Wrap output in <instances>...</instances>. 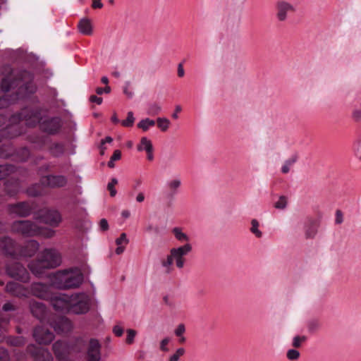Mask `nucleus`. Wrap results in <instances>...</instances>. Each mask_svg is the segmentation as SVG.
<instances>
[{
  "label": "nucleus",
  "mask_w": 361,
  "mask_h": 361,
  "mask_svg": "<svg viewBox=\"0 0 361 361\" xmlns=\"http://www.w3.org/2000/svg\"><path fill=\"white\" fill-rule=\"evenodd\" d=\"M32 207L27 202H20L14 204H8L6 206L8 214L20 217H26L31 214Z\"/></svg>",
  "instance_id": "10"
},
{
  "label": "nucleus",
  "mask_w": 361,
  "mask_h": 361,
  "mask_svg": "<svg viewBox=\"0 0 361 361\" xmlns=\"http://www.w3.org/2000/svg\"><path fill=\"white\" fill-rule=\"evenodd\" d=\"M35 120L39 122L40 129L49 134L56 133L61 128V119L58 117L44 118L40 121L35 118Z\"/></svg>",
  "instance_id": "12"
},
{
  "label": "nucleus",
  "mask_w": 361,
  "mask_h": 361,
  "mask_svg": "<svg viewBox=\"0 0 361 361\" xmlns=\"http://www.w3.org/2000/svg\"><path fill=\"white\" fill-rule=\"evenodd\" d=\"M145 200V195L143 192H139L136 197L137 202H142Z\"/></svg>",
  "instance_id": "64"
},
{
  "label": "nucleus",
  "mask_w": 361,
  "mask_h": 361,
  "mask_svg": "<svg viewBox=\"0 0 361 361\" xmlns=\"http://www.w3.org/2000/svg\"><path fill=\"white\" fill-rule=\"evenodd\" d=\"M28 76L29 80L24 82L23 84L21 80L13 81L10 80L9 78H6L2 80L1 86V89L4 92H8L12 88H14L15 86L20 85L18 90L17 91V98L19 99L20 97H23L27 94H32L36 91V86L30 80V75L27 73H23V77L25 78Z\"/></svg>",
  "instance_id": "5"
},
{
  "label": "nucleus",
  "mask_w": 361,
  "mask_h": 361,
  "mask_svg": "<svg viewBox=\"0 0 361 361\" xmlns=\"http://www.w3.org/2000/svg\"><path fill=\"white\" fill-rule=\"evenodd\" d=\"M297 161V156H293L285 161V164L281 168V171L283 173H287L290 171V167L293 166Z\"/></svg>",
  "instance_id": "35"
},
{
  "label": "nucleus",
  "mask_w": 361,
  "mask_h": 361,
  "mask_svg": "<svg viewBox=\"0 0 361 361\" xmlns=\"http://www.w3.org/2000/svg\"><path fill=\"white\" fill-rule=\"evenodd\" d=\"M27 352L32 355L35 361H53L51 353L43 348L37 347L35 345H29L27 348Z\"/></svg>",
  "instance_id": "15"
},
{
  "label": "nucleus",
  "mask_w": 361,
  "mask_h": 361,
  "mask_svg": "<svg viewBox=\"0 0 361 361\" xmlns=\"http://www.w3.org/2000/svg\"><path fill=\"white\" fill-rule=\"evenodd\" d=\"M116 243L117 245H121L122 244L126 245L128 243V239L127 238L126 234L125 233H122L120 237L116 240Z\"/></svg>",
  "instance_id": "47"
},
{
  "label": "nucleus",
  "mask_w": 361,
  "mask_h": 361,
  "mask_svg": "<svg viewBox=\"0 0 361 361\" xmlns=\"http://www.w3.org/2000/svg\"><path fill=\"white\" fill-rule=\"evenodd\" d=\"M92 7L93 8H102L103 4L101 0H92Z\"/></svg>",
  "instance_id": "61"
},
{
  "label": "nucleus",
  "mask_w": 361,
  "mask_h": 361,
  "mask_svg": "<svg viewBox=\"0 0 361 361\" xmlns=\"http://www.w3.org/2000/svg\"><path fill=\"white\" fill-rule=\"evenodd\" d=\"M185 331V326L183 324H179L175 330V334L177 336H182Z\"/></svg>",
  "instance_id": "52"
},
{
  "label": "nucleus",
  "mask_w": 361,
  "mask_h": 361,
  "mask_svg": "<svg viewBox=\"0 0 361 361\" xmlns=\"http://www.w3.org/2000/svg\"><path fill=\"white\" fill-rule=\"evenodd\" d=\"M83 281V275L77 268L64 269L56 272L52 279V283L59 289L75 288Z\"/></svg>",
  "instance_id": "1"
},
{
  "label": "nucleus",
  "mask_w": 361,
  "mask_h": 361,
  "mask_svg": "<svg viewBox=\"0 0 361 361\" xmlns=\"http://www.w3.org/2000/svg\"><path fill=\"white\" fill-rule=\"evenodd\" d=\"M169 341H170V338H164L161 341V343H160V349H161V350H162L164 352L169 351V348H167V345L169 343Z\"/></svg>",
  "instance_id": "50"
},
{
  "label": "nucleus",
  "mask_w": 361,
  "mask_h": 361,
  "mask_svg": "<svg viewBox=\"0 0 361 361\" xmlns=\"http://www.w3.org/2000/svg\"><path fill=\"white\" fill-rule=\"evenodd\" d=\"M41 222L51 226H58L61 221V216L59 212L55 210H42L40 212Z\"/></svg>",
  "instance_id": "17"
},
{
  "label": "nucleus",
  "mask_w": 361,
  "mask_h": 361,
  "mask_svg": "<svg viewBox=\"0 0 361 361\" xmlns=\"http://www.w3.org/2000/svg\"><path fill=\"white\" fill-rule=\"evenodd\" d=\"M28 292L33 296L43 300H48L51 295L50 286L42 283H32Z\"/></svg>",
  "instance_id": "13"
},
{
  "label": "nucleus",
  "mask_w": 361,
  "mask_h": 361,
  "mask_svg": "<svg viewBox=\"0 0 361 361\" xmlns=\"http://www.w3.org/2000/svg\"><path fill=\"white\" fill-rule=\"evenodd\" d=\"M259 224L257 219H252L251 221V228L250 231L257 237L261 238L262 236V233L259 230Z\"/></svg>",
  "instance_id": "34"
},
{
  "label": "nucleus",
  "mask_w": 361,
  "mask_h": 361,
  "mask_svg": "<svg viewBox=\"0 0 361 361\" xmlns=\"http://www.w3.org/2000/svg\"><path fill=\"white\" fill-rule=\"evenodd\" d=\"M80 32L85 35H91L92 34V25L89 18H82L78 25Z\"/></svg>",
  "instance_id": "25"
},
{
  "label": "nucleus",
  "mask_w": 361,
  "mask_h": 361,
  "mask_svg": "<svg viewBox=\"0 0 361 361\" xmlns=\"http://www.w3.org/2000/svg\"><path fill=\"white\" fill-rule=\"evenodd\" d=\"M161 111V106L157 103H153L149 105L147 114L151 116H156L159 114Z\"/></svg>",
  "instance_id": "37"
},
{
  "label": "nucleus",
  "mask_w": 361,
  "mask_h": 361,
  "mask_svg": "<svg viewBox=\"0 0 361 361\" xmlns=\"http://www.w3.org/2000/svg\"><path fill=\"white\" fill-rule=\"evenodd\" d=\"M16 310L17 306L11 302H7L2 306V310L4 312H13Z\"/></svg>",
  "instance_id": "46"
},
{
  "label": "nucleus",
  "mask_w": 361,
  "mask_h": 361,
  "mask_svg": "<svg viewBox=\"0 0 361 361\" xmlns=\"http://www.w3.org/2000/svg\"><path fill=\"white\" fill-rule=\"evenodd\" d=\"M184 74H185V71H184L183 65H182V63H179L178 66V75L180 78H182L184 76Z\"/></svg>",
  "instance_id": "63"
},
{
  "label": "nucleus",
  "mask_w": 361,
  "mask_h": 361,
  "mask_svg": "<svg viewBox=\"0 0 361 361\" xmlns=\"http://www.w3.org/2000/svg\"><path fill=\"white\" fill-rule=\"evenodd\" d=\"M353 118L355 121L361 120V109H355L353 112Z\"/></svg>",
  "instance_id": "58"
},
{
  "label": "nucleus",
  "mask_w": 361,
  "mask_h": 361,
  "mask_svg": "<svg viewBox=\"0 0 361 361\" xmlns=\"http://www.w3.org/2000/svg\"><path fill=\"white\" fill-rule=\"evenodd\" d=\"M8 96H4L0 99V108L6 107L8 105Z\"/></svg>",
  "instance_id": "62"
},
{
  "label": "nucleus",
  "mask_w": 361,
  "mask_h": 361,
  "mask_svg": "<svg viewBox=\"0 0 361 361\" xmlns=\"http://www.w3.org/2000/svg\"><path fill=\"white\" fill-rule=\"evenodd\" d=\"M275 17L278 22H286L289 16L294 14L296 11L295 6L286 0H278L275 5Z\"/></svg>",
  "instance_id": "7"
},
{
  "label": "nucleus",
  "mask_w": 361,
  "mask_h": 361,
  "mask_svg": "<svg viewBox=\"0 0 361 361\" xmlns=\"http://www.w3.org/2000/svg\"><path fill=\"white\" fill-rule=\"evenodd\" d=\"M287 198L285 196H281L279 200L275 203L274 207L277 209H283L286 207Z\"/></svg>",
  "instance_id": "44"
},
{
  "label": "nucleus",
  "mask_w": 361,
  "mask_h": 361,
  "mask_svg": "<svg viewBox=\"0 0 361 361\" xmlns=\"http://www.w3.org/2000/svg\"><path fill=\"white\" fill-rule=\"evenodd\" d=\"M41 183L51 188L63 187L67 183V178L64 176H47L42 178Z\"/></svg>",
  "instance_id": "19"
},
{
  "label": "nucleus",
  "mask_w": 361,
  "mask_h": 361,
  "mask_svg": "<svg viewBox=\"0 0 361 361\" xmlns=\"http://www.w3.org/2000/svg\"><path fill=\"white\" fill-rule=\"evenodd\" d=\"M99 227L102 231H107L109 228V224L107 221L105 219H102L99 222Z\"/></svg>",
  "instance_id": "54"
},
{
  "label": "nucleus",
  "mask_w": 361,
  "mask_h": 361,
  "mask_svg": "<svg viewBox=\"0 0 361 361\" xmlns=\"http://www.w3.org/2000/svg\"><path fill=\"white\" fill-rule=\"evenodd\" d=\"M0 250L6 256L12 258L20 257V247L9 237L5 236L0 238Z\"/></svg>",
  "instance_id": "9"
},
{
  "label": "nucleus",
  "mask_w": 361,
  "mask_h": 361,
  "mask_svg": "<svg viewBox=\"0 0 361 361\" xmlns=\"http://www.w3.org/2000/svg\"><path fill=\"white\" fill-rule=\"evenodd\" d=\"M192 250V247L190 243H185L180 247L171 248L166 258L161 260V266L164 269L165 273L170 274L173 271V262L177 268L183 269L185 263V256L190 253Z\"/></svg>",
  "instance_id": "3"
},
{
  "label": "nucleus",
  "mask_w": 361,
  "mask_h": 361,
  "mask_svg": "<svg viewBox=\"0 0 361 361\" xmlns=\"http://www.w3.org/2000/svg\"><path fill=\"white\" fill-rule=\"evenodd\" d=\"M53 351L59 361H66L70 352V346L64 341H58L53 344Z\"/></svg>",
  "instance_id": "21"
},
{
  "label": "nucleus",
  "mask_w": 361,
  "mask_h": 361,
  "mask_svg": "<svg viewBox=\"0 0 361 361\" xmlns=\"http://www.w3.org/2000/svg\"><path fill=\"white\" fill-rule=\"evenodd\" d=\"M70 312L76 314L88 312L90 305V297L85 293L71 295Z\"/></svg>",
  "instance_id": "6"
},
{
  "label": "nucleus",
  "mask_w": 361,
  "mask_h": 361,
  "mask_svg": "<svg viewBox=\"0 0 361 361\" xmlns=\"http://www.w3.org/2000/svg\"><path fill=\"white\" fill-rule=\"evenodd\" d=\"M8 344L13 346H21L25 344V341L23 337H9L7 338Z\"/></svg>",
  "instance_id": "33"
},
{
  "label": "nucleus",
  "mask_w": 361,
  "mask_h": 361,
  "mask_svg": "<svg viewBox=\"0 0 361 361\" xmlns=\"http://www.w3.org/2000/svg\"><path fill=\"white\" fill-rule=\"evenodd\" d=\"M135 121V118L133 116V113L132 111H129L128 113V116L126 120L122 121L121 124L124 127H131L133 126Z\"/></svg>",
  "instance_id": "39"
},
{
  "label": "nucleus",
  "mask_w": 361,
  "mask_h": 361,
  "mask_svg": "<svg viewBox=\"0 0 361 361\" xmlns=\"http://www.w3.org/2000/svg\"><path fill=\"white\" fill-rule=\"evenodd\" d=\"M181 185V180L179 178H174L167 182L166 186L172 195L177 192Z\"/></svg>",
  "instance_id": "28"
},
{
  "label": "nucleus",
  "mask_w": 361,
  "mask_h": 361,
  "mask_svg": "<svg viewBox=\"0 0 361 361\" xmlns=\"http://www.w3.org/2000/svg\"><path fill=\"white\" fill-rule=\"evenodd\" d=\"M90 101L93 103H97V104H101L102 103V98L99 97L96 95H92L90 97Z\"/></svg>",
  "instance_id": "59"
},
{
  "label": "nucleus",
  "mask_w": 361,
  "mask_h": 361,
  "mask_svg": "<svg viewBox=\"0 0 361 361\" xmlns=\"http://www.w3.org/2000/svg\"><path fill=\"white\" fill-rule=\"evenodd\" d=\"M121 157V152L120 150L116 149L114 152L112 156L111 157V159L114 161H118Z\"/></svg>",
  "instance_id": "60"
},
{
  "label": "nucleus",
  "mask_w": 361,
  "mask_h": 361,
  "mask_svg": "<svg viewBox=\"0 0 361 361\" xmlns=\"http://www.w3.org/2000/svg\"><path fill=\"white\" fill-rule=\"evenodd\" d=\"M39 249V243L35 240H29L23 247H20V257H32Z\"/></svg>",
  "instance_id": "23"
},
{
  "label": "nucleus",
  "mask_w": 361,
  "mask_h": 361,
  "mask_svg": "<svg viewBox=\"0 0 361 361\" xmlns=\"http://www.w3.org/2000/svg\"><path fill=\"white\" fill-rule=\"evenodd\" d=\"M185 349L180 348L176 350V352L171 355L169 359V361H178L180 357L185 354Z\"/></svg>",
  "instance_id": "40"
},
{
  "label": "nucleus",
  "mask_w": 361,
  "mask_h": 361,
  "mask_svg": "<svg viewBox=\"0 0 361 361\" xmlns=\"http://www.w3.org/2000/svg\"><path fill=\"white\" fill-rule=\"evenodd\" d=\"M158 128L163 132H165L169 128L170 121L166 118H158L157 119Z\"/></svg>",
  "instance_id": "31"
},
{
  "label": "nucleus",
  "mask_w": 361,
  "mask_h": 361,
  "mask_svg": "<svg viewBox=\"0 0 361 361\" xmlns=\"http://www.w3.org/2000/svg\"><path fill=\"white\" fill-rule=\"evenodd\" d=\"M4 186L6 193L10 197L17 195L20 190V183L16 179L7 180L4 183Z\"/></svg>",
  "instance_id": "24"
},
{
  "label": "nucleus",
  "mask_w": 361,
  "mask_h": 361,
  "mask_svg": "<svg viewBox=\"0 0 361 361\" xmlns=\"http://www.w3.org/2000/svg\"><path fill=\"white\" fill-rule=\"evenodd\" d=\"M300 352L295 349H290L286 353V357L289 360L295 361L300 357Z\"/></svg>",
  "instance_id": "38"
},
{
  "label": "nucleus",
  "mask_w": 361,
  "mask_h": 361,
  "mask_svg": "<svg viewBox=\"0 0 361 361\" xmlns=\"http://www.w3.org/2000/svg\"><path fill=\"white\" fill-rule=\"evenodd\" d=\"M307 340V337L305 336H296L293 339L292 345L294 348H300L302 345V343Z\"/></svg>",
  "instance_id": "42"
},
{
  "label": "nucleus",
  "mask_w": 361,
  "mask_h": 361,
  "mask_svg": "<svg viewBox=\"0 0 361 361\" xmlns=\"http://www.w3.org/2000/svg\"><path fill=\"white\" fill-rule=\"evenodd\" d=\"M51 326L58 334L67 333L72 329L71 322L66 317H59L53 322Z\"/></svg>",
  "instance_id": "20"
},
{
  "label": "nucleus",
  "mask_w": 361,
  "mask_h": 361,
  "mask_svg": "<svg viewBox=\"0 0 361 361\" xmlns=\"http://www.w3.org/2000/svg\"><path fill=\"white\" fill-rule=\"evenodd\" d=\"M19 159L22 161H25L30 156V152L27 148H23L20 150Z\"/></svg>",
  "instance_id": "49"
},
{
  "label": "nucleus",
  "mask_w": 361,
  "mask_h": 361,
  "mask_svg": "<svg viewBox=\"0 0 361 361\" xmlns=\"http://www.w3.org/2000/svg\"><path fill=\"white\" fill-rule=\"evenodd\" d=\"M136 331L133 329H128L127 330V338H126V343L132 344L134 341V338L136 336Z\"/></svg>",
  "instance_id": "45"
},
{
  "label": "nucleus",
  "mask_w": 361,
  "mask_h": 361,
  "mask_svg": "<svg viewBox=\"0 0 361 361\" xmlns=\"http://www.w3.org/2000/svg\"><path fill=\"white\" fill-rule=\"evenodd\" d=\"M111 91V88L109 86H106L105 87H97L96 89V92L97 94H102L104 92L105 93H109Z\"/></svg>",
  "instance_id": "55"
},
{
  "label": "nucleus",
  "mask_w": 361,
  "mask_h": 361,
  "mask_svg": "<svg viewBox=\"0 0 361 361\" xmlns=\"http://www.w3.org/2000/svg\"><path fill=\"white\" fill-rule=\"evenodd\" d=\"M51 305L53 307L62 312H69L71 310V295L59 294L54 296L51 295Z\"/></svg>",
  "instance_id": "11"
},
{
  "label": "nucleus",
  "mask_w": 361,
  "mask_h": 361,
  "mask_svg": "<svg viewBox=\"0 0 361 361\" xmlns=\"http://www.w3.org/2000/svg\"><path fill=\"white\" fill-rule=\"evenodd\" d=\"M118 183V180L116 178H113L107 185V189L110 192V195L111 197H114L116 195V190L115 189V185Z\"/></svg>",
  "instance_id": "41"
},
{
  "label": "nucleus",
  "mask_w": 361,
  "mask_h": 361,
  "mask_svg": "<svg viewBox=\"0 0 361 361\" xmlns=\"http://www.w3.org/2000/svg\"><path fill=\"white\" fill-rule=\"evenodd\" d=\"M172 233L174 235L176 239L178 240L180 243L186 242V243H188V242L190 240L189 236L183 232L182 228L180 227H175L172 230Z\"/></svg>",
  "instance_id": "26"
},
{
  "label": "nucleus",
  "mask_w": 361,
  "mask_h": 361,
  "mask_svg": "<svg viewBox=\"0 0 361 361\" xmlns=\"http://www.w3.org/2000/svg\"><path fill=\"white\" fill-rule=\"evenodd\" d=\"M319 324L316 320H312L308 323V330L310 332H314L319 329Z\"/></svg>",
  "instance_id": "48"
},
{
  "label": "nucleus",
  "mask_w": 361,
  "mask_h": 361,
  "mask_svg": "<svg viewBox=\"0 0 361 361\" xmlns=\"http://www.w3.org/2000/svg\"><path fill=\"white\" fill-rule=\"evenodd\" d=\"M11 228L13 232L26 236H34L42 234L46 238H49L53 237L55 234V231L51 229L43 232L35 224L30 221H16L13 223Z\"/></svg>",
  "instance_id": "4"
},
{
  "label": "nucleus",
  "mask_w": 361,
  "mask_h": 361,
  "mask_svg": "<svg viewBox=\"0 0 361 361\" xmlns=\"http://www.w3.org/2000/svg\"><path fill=\"white\" fill-rule=\"evenodd\" d=\"M5 292L17 298H26L29 294L27 288L14 281H9L6 284Z\"/></svg>",
  "instance_id": "18"
},
{
  "label": "nucleus",
  "mask_w": 361,
  "mask_h": 361,
  "mask_svg": "<svg viewBox=\"0 0 361 361\" xmlns=\"http://www.w3.org/2000/svg\"><path fill=\"white\" fill-rule=\"evenodd\" d=\"M15 168L12 165H1L0 166V180L4 178L8 175L13 173Z\"/></svg>",
  "instance_id": "30"
},
{
  "label": "nucleus",
  "mask_w": 361,
  "mask_h": 361,
  "mask_svg": "<svg viewBox=\"0 0 361 361\" xmlns=\"http://www.w3.org/2000/svg\"><path fill=\"white\" fill-rule=\"evenodd\" d=\"M5 271L9 277L23 283H27L30 279L28 271L23 265L18 262L6 264Z\"/></svg>",
  "instance_id": "8"
},
{
  "label": "nucleus",
  "mask_w": 361,
  "mask_h": 361,
  "mask_svg": "<svg viewBox=\"0 0 361 361\" xmlns=\"http://www.w3.org/2000/svg\"><path fill=\"white\" fill-rule=\"evenodd\" d=\"M30 309L32 315L40 321L44 319L47 313V308L44 304L32 300L30 302Z\"/></svg>",
  "instance_id": "22"
},
{
  "label": "nucleus",
  "mask_w": 361,
  "mask_h": 361,
  "mask_svg": "<svg viewBox=\"0 0 361 361\" xmlns=\"http://www.w3.org/2000/svg\"><path fill=\"white\" fill-rule=\"evenodd\" d=\"M101 345L97 339L92 338L89 341L86 352V361H100Z\"/></svg>",
  "instance_id": "16"
},
{
  "label": "nucleus",
  "mask_w": 361,
  "mask_h": 361,
  "mask_svg": "<svg viewBox=\"0 0 361 361\" xmlns=\"http://www.w3.org/2000/svg\"><path fill=\"white\" fill-rule=\"evenodd\" d=\"M27 192L30 196L37 197L42 194V188L39 185L36 184L30 187L27 189Z\"/></svg>",
  "instance_id": "36"
},
{
  "label": "nucleus",
  "mask_w": 361,
  "mask_h": 361,
  "mask_svg": "<svg viewBox=\"0 0 361 361\" xmlns=\"http://www.w3.org/2000/svg\"><path fill=\"white\" fill-rule=\"evenodd\" d=\"M153 148L152 143L151 140H149L146 137H142L140 140V144L137 146V149L138 151H145L147 152L148 150Z\"/></svg>",
  "instance_id": "27"
},
{
  "label": "nucleus",
  "mask_w": 361,
  "mask_h": 361,
  "mask_svg": "<svg viewBox=\"0 0 361 361\" xmlns=\"http://www.w3.org/2000/svg\"><path fill=\"white\" fill-rule=\"evenodd\" d=\"M155 125V122L153 120L149 118L142 119L137 123V127L142 129L144 131H147L149 128L152 127Z\"/></svg>",
  "instance_id": "32"
},
{
  "label": "nucleus",
  "mask_w": 361,
  "mask_h": 361,
  "mask_svg": "<svg viewBox=\"0 0 361 361\" xmlns=\"http://www.w3.org/2000/svg\"><path fill=\"white\" fill-rule=\"evenodd\" d=\"M8 323V320L0 321V342L3 341L6 338V325Z\"/></svg>",
  "instance_id": "43"
},
{
  "label": "nucleus",
  "mask_w": 361,
  "mask_h": 361,
  "mask_svg": "<svg viewBox=\"0 0 361 361\" xmlns=\"http://www.w3.org/2000/svg\"><path fill=\"white\" fill-rule=\"evenodd\" d=\"M33 337L39 344L48 345L54 338V335L44 326H37L33 331Z\"/></svg>",
  "instance_id": "14"
},
{
  "label": "nucleus",
  "mask_w": 361,
  "mask_h": 361,
  "mask_svg": "<svg viewBox=\"0 0 361 361\" xmlns=\"http://www.w3.org/2000/svg\"><path fill=\"white\" fill-rule=\"evenodd\" d=\"M8 351L3 348H0V361H8Z\"/></svg>",
  "instance_id": "51"
},
{
  "label": "nucleus",
  "mask_w": 361,
  "mask_h": 361,
  "mask_svg": "<svg viewBox=\"0 0 361 361\" xmlns=\"http://www.w3.org/2000/svg\"><path fill=\"white\" fill-rule=\"evenodd\" d=\"M317 224L313 221H310L309 226L306 228L305 235L307 238H311L314 237L317 233Z\"/></svg>",
  "instance_id": "29"
},
{
  "label": "nucleus",
  "mask_w": 361,
  "mask_h": 361,
  "mask_svg": "<svg viewBox=\"0 0 361 361\" xmlns=\"http://www.w3.org/2000/svg\"><path fill=\"white\" fill-rule=\"evenodd\" d=\"M336 223L338 224H340L343 222V214L341 211L337 210L336 212Z\"/></svg>",
  "instance_id": "57"
},
{
  "label": "nucleus",
  "mask_w": 361,
  "mask_h": 361,
  "mask_svg": "<svg viewBox=\"0 0 361 361\" xmlns=\"http://www.w3.org/2000/svg\"><path fill=\"white\" fill-rule=\"evenodd\" d=\"M61 262V256L56 250L47 249L39 259L32 262L28 267L33 274L40 277L44 269L55 268L60 265Z\"/></svg>",
  "instance_id": "2"
},
{
  "label": "nucleus",
  "mask_w": 361,
  "mask_h": 361,
  "mask_svg": "<svg viewBox=\"0 0 361 361\" xmlns=\"http://www.w3.org/2000/svg\"><path fill=\"white\" fill-rule=\"evenodd\" d=\"M129 86H130V82H127L126 86L123 89V92L128 97L131 98L133 96V92L129 90Z\"/></svg>",
  "instance_id": "56"
},
{
  "label": "nucleus",
  "mask_w": 361,
  "mask_h": 361,
  "mask_svg": "<svg viewBox=\"0 0 361 361\" xmlns=\"http://www.w3.org/2000/svg\"><path fill=\"white\" fill-rule=\"evenodd\" d=\"M113 332L116 336L120 337L123 335V329L121 326L116 325L114 327Z\"/></svg>",
  "instance_id": "53"
}]
</instances>
